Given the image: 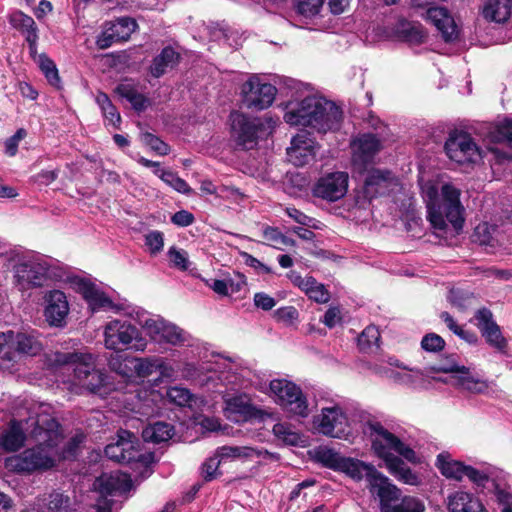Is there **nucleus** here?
I'll return each mask as SVG.
<instances>
[{"mask_svg":"<svg viewBox=\"0 0 512 512\" xmlns=\"http://www.w3.org/2000/svg\"><path fill=\"white\" fill-rule=\"evenodd\" d=\"M343 112L334 102L323 97L307 96L286 106L284 120L291 126L310 127L319 133L338 130Z\"/></svg>","mask_w":512,"mask_h":512,"instance_id":"f257e3e1","label":"nucleus"},{"mask_svg":"<svg viewBox=\"0 0 512 512\" xmlns=\"http://www.w3.org/2000/svg\"><path fill=\"white\" fill-rule=\"evenodd\" d=\"M52 447L44 443L25 449L22 453L7 457L5 468L14 473L32 474L36 471H46L55 466V460L50 455Z\"/></svg>","mask_w":512,"mask_h":512,"instance_id":"f03ea898","label":"nucleus"},{"mask_svg":"<svg viewBox=\"0 0 512 512\" xmlns=\"http://www.w3.org/2000/svg\"><path fill=\"white\" fill-rule=\"evenodd\" d=\"M104 337L105 347L116 352L128 348L139 350L145 346L139 329L128 321L115 319L108 322L105 326Z\"/></svg>","mask_w":512,"mask_h":512,"instance_id":"7ed1b4c3","label":"nucleus"},{"mask_svg":"<svg viewBox=\"0 0 512 512\" xmlns=\"http://www.w3.org/2000/svg\"><path fill=\"white\" fill-rule=\"evenodd\" d=\"M276 94L274 85L262 82L256 75L249 77L241 86V101L250 110L261 111L270 107Z\"/></svg>","mask_w":512,"mask_h":512,"instance_id":"20e7f679","label":"nucleus"},{"mask_svg":"<svg viewBox=\"0 0 512 512\" xmlns=\"http://www.w3.org/2000/svg\"><path fill=\"white\" fill-rule=\"evenodd\" d=\"M229 120L237 145L245 150L253 149L258 143V134L265 130L264 122L260 118H250L238 111H232Z\"/></svg>","mask_w":512,"mask_h":512,"instance_id":"39448f33","label":"nucleus"},{"mask_svg":"<svg viewBox=\"0 0 512 512\" xmlns=\"http://www.w3.org/2000/svg\"><path fill=\"white\" fill-rule=\"evenodd\" d=\"M444 150L452 161L458 164L476 163L481 159L480 148L473 137L464 131H454L449 134Z\"/></svg>","mask_w":512,"mask_h":512,"instance_id":"423d86ee","label":"nucleus"},{"mask_svg":"<svg viewBox=\"0 0 512 512\" xmlns=\"http://www.w3.org/2000/svg\"><path fill=\"white\" fill-rule=\"evenodd\" d=\"M270 390L285 410L298 416H307V400L299 386L285 379H274L270 382Z\"/></svg>","mask_w":512,"mask_h":512,"instance_id":"0eeeda50","label":"nucleus"},{"mask_svg":"<svg viewBox=\"0 0 512 512\" xmlns=\"http://www.w3.org/2000/svg\"><path fill=\"white\" fill-rule=\"evenodd\" d=\"M413 7L421 9L426 8L422 17L437 28L444 42L452 43L459 39L460 29L447 8L440 6L427 7V5L423 3H418Z\"/></svg>","mask_w":512,"mask_h":512,"instance_id":"6e6552de","label":"nucleus"},{"mask_svg":"<svg viewBox=\"0 0 512 512\" xmlns=\"http://www.w3.org/2000/svg\"><path fill=\"white\" fill-rule=\"evenodd\" d=\"M371 448L375 456L384 461L388 472L397 480L409 485H417L419 483L417 474L399 456L387 451L383 441L373 438Z\"/></svg>","mask_w":512,"mask_h":512,"instance_id":"1a4fd4ad","label":"nucleus"},{"mask_svg":"<svg viewBox=\"0 0 512 512\" xmlns=\"http://www.w3.org/2000/svg\"><path fill=\"white\" fill-rule=\"evenodd\" d=\"M349 176L346 172L336 171L320 177L312 189L313 195L328 202L343 198L348 190Z\"/></svg>","mask_w":512,"mask_h":512,"instance_id":"9d476101","label":"nucleus"},{"mask_svg":"<svg viewBox=\"0 0 512 512\" xmlns=\"http://www.w3.org/2000/svg\"><path fill=\"white\" fill-rule=\"evenodd\" d=\"M352 161L360 169H366L374 163L377 154L382 150L381 140L373 133L359 134L352 142Z\"/></svg>","mask_w":512,"mask_h":512,"instance_id":"9b49d317","label":"nucleus"},{"mask_svg":"<svg viewBox=\"0 0 512 512\" xmlns=\"http://www.w3.org/2000/svg\"><path fill=\"white\" fill-rule=\"evenodd\" d=\"M73 373L79 385L91 393H107L109 377L105 372L95 368L93 359L80 363L77 368H73Z\"/></svg>","mask_w":512,"mask_h":512,"instance_id":"f8f14e48","label":"nucleus"},{"mask_svg":"<svg viewBox=\"0 0 512 512\" xmlns=\"http://www.w3.org/2000/svg\"><path fill=\"white\" fill-rule=\"evenodd\" d=\"M476 325L480 330L486 342L498 350L505 353L507 349V340L503 336L500 326L493 320V314L490 309L482 307L474 315Z\"/></svg>","mask_w":512,"mask_h":512,"instance_id":"ddd939ff","label":"nucleus"},{"mask_svg":"<svg viewBox=\"0 0 512 512\" xmlns=\"http://www.w3.org/2000/svg\"><path fill=\"white\" fill-rule=\"evenodd\" d=\"M347 428L348 418L340 407L334 406L322 409L318 429L323 435L342 438L347 435Z\"/></svg>","mask_w":512,"mask_h":512,"instance_id":"4468645a","label":"nucleus"},{"mask_svg":"<svg viewBox=\"0 0 512 512\" xmlns=\"http://www.w3.org/2000/svg\"><path fill=\"white\" fill-rule=\"evenodd\" d=\"M7 336L8 343H10V351L13 352V362H17L21 356H36L43 349V345L35 335V331L15 332L9 330Z\"/></svg>","mask_w":512,"mask_h":512,"instance_id":"2eb2a0df","label":"nucleus"},{"mask_svg":"<svg viewBox=\"0 0 512 512\" xmlns=\"http://www.w3.org/2000/svg\"><path fill=\"white\" fill-rule=\"evenodd\" d=\"M45 301L44 316L49 325L55 327L64 326L69 313V304L65 293L60 290L49 291L45 295Z\"/></svg>","mask_w":512,"mask_h":512,"instance_id":"dca6fc26","label":"nucleus"},{"mask_svg":"<svg viewBox=\"0 0 512 512\" xmlns=\"http://www.w3.org/2000/svg\"><path fill=\"white\" fill-rule=\"evenodd\" d=\"M373 477V480L367 487L372 495L378 497L380 510L383 512L389 509V506L393 505L394 502L400 500L401 490L391 483L389 478L380 471Z\"/></svg>","mask_w":512,"mask_h":512,"instance_id":"f3484780","label":"nucleus"},{"mask_svg":"<svg viewBox=\"0 0 512 512\" xmlns=\"http://www.w3.org/2000/svg\"><path fill=\"white\" fill-rule=\"evenodd\" d=\"M369 428L372 433L377 435L376 438L383 441L387 451H395L407 461L417 463L416 452L406 445L398 436L388 431L380 422L369 423Z\"/></svg>","mask_w":512,"mask_h":512,"instance_id":"a211bd4d","label":"nucleus"},{"mask_svg":"<svg viewBox=\"0 0 512 512\" xmlns=\"http://www.w3.org/2000/svg\"><path fill=\"white\" fill-rule=\"evenodd\" d=\"M393 37L410 45H421L426 42L428 33L420 22L409 21L404 17H399L392 29Z\"/></svg>","mask_w":512,"mask_h":512,"instance_id":"6ab92c4d","label":"nucleus"},{"mask_svg":"<svg viewBox=\"0 0 512 512\" xmlns=\"http://www.w3.org/2000/svg\"><path fill=\"white\" fill-rule=\"evenodd\" d=\"M15 278L23 289L42 287L48 280L47 268L35 262L20 263L15 268Z\"/></svg>","mask_w":512,"mask_h":512,"instance_id":"aec40b11","label":"nucleus"},{"mask_svg":"<svg viewBox=\"0 0 512 512\" xmlns=\"http://www.w3.org/2000/svg\"><path fill=\"white\" fill-rule=\"evenodd\" d=\"M287 155L295 166H305L316 157V143L311 138L298 134L292 138Z\"/></svg>","mask_w":512,"mask_h":512,"instance_id":"412c9836","label":"nucleus"},{"mask_svg":"<svg viewBox=\"0 0 512 512\" xmlns=\"http://www.w3.org/2000/svg\"><path fill=\"white\" fill-rule=\"evenodd\" d=\"M392 185L393 175L389 170L371 169L364 180V195L368 199L386 195Z\"/></svg>","mask_w":512,"mask_h":512,"instance_id":"4be33fe9","label":"nucleus"},{"mask_svg":"<svg viewBox=\"0 0 512 512\" xmlns=\"http://www.w3.org/2000/svg\"><path fill=\"white\" fill-rule=\"evenodd\" d=\"M182 56L172 46L162 48L159 54L153 57L148 68L153 78L159 79L169 71L175 69L181 62Z\"/></svg>","mask_w":512,"mask_h":512,"instance_id":"5701e85b","label":"nucleus"},{"mask_svg":"<svg viewBox=\"0 0 512 512\" xmlns=\"http://www.w3.org/2000/svg\"><path fill=\"white\" fill-rule=\"evenodd\" d=\"M146 326L150 336L155 341H164L172 345H180L185 341L183 330L174 324L164 321H146Z\"/></svg>","mask_w":512,"mask_h":512,"instance_id":"b1692460","label":"nucleus"},{"mask_svg":"<svg viewBox=\"0 0 512 512\" xmlns=\"http://www.w3.org/2000/svg\"><path fill=\"white\" fill-rule=\"evenodd\" d=\"M448 512H489L482 501L466 491H455L447 497Z\"/></svg>","mask_w":512,"mask_h":512,"instance_id":"393cba45","label":"nucleus"},{"mask_svg":"<svg viewBox=\"0 0 512 512\" xmlns=\"http://www.w3.org/2000/svg\"><path fill=\"white\" fill-rule=\"evenodd\" d=\"M339 472L345 473L357 482L361 481L365 477L367 485H369L374 478L373 476H376L379 471L371 463H366L352 457H344Z\"/></svg>","mask_w":512,"mask_h":512,"instance_id":"a878e982","label":"nucleus"},{"mask_svg":"<svg viewBox=\"0 0 512 512\" xmlns=\"http://www.w3.org/2000/svg\"><path fill=\"white\" fill-rule=\"evenodd\" d=\"M33 433L48 447H56L61 438V425L53 417H38Z\"/></svg>","mask_w":512,"mask_h":512,"instance_id":"bb28decb","label":"nucleus"},{"mask_svg":"<svg viewBox=\"0 0 512 512\" xmlns=\"http://www.w3.org/2000/svg\"><path fill=\"white\" fill-rule=\"evenodd\" d=\"M174 434V426L163 421H157L149 424L142 430L143 440L153 444L168 442L174 436Z\"/></svg>","mask_w":512,"mask_h":512,"instance_id":"cd10ccee","label":"nucleus"},{"mask_svg":"<svg viewBox=\"0 0 512 512\" xmlns=\"http://www.w3.org/2000/svg\"><path fill=\"white\" fill-rule=\"evenodd\" d=\"M117 442L121 446L122 451L126 454L129 462H142L143 454L140 451V441L135 433L120 429L117 432Z\"/></svg>","mask_w":512,"mask_h":512,"instance_id":"c85d7f7f","label":"nucleus"},{"mask_svg":"<svg viewBox=\"0 0 512 512\" xmlns=\"http://www.w3.org/2000/svg\"><path fill=\"white\" fill-rule=\"evenodd\" d=\"M427 219L434 229L445 230L447 224L444 221L442 213V205L440 204V198L438 190L435 187H430L427 190Z\"/></svg>","mask_w":512,"mask_h":512,"instance_id":"c756f323","label":"nucleus"},{"mask_svg":"<svg viewBox=\"0 0 512 512\" xmlns=\"http://www.w3.org/2000/svg\"><path fill=\"white\" fill-rule=\"evenodd\" d=\"M114 92L126 99L138 113L145 111L151 105L150 99L139 93L133 85L120 83L115 87Z\"/></svg>","mask_w":512,"mask_h":512,"instance_id":"7c9ffc66","label":"nucleus"},{"mask_svg":"<svg viewBox=\"0 0 512 512\" xmlns=\"http://www.w3.org/2000/svg\"><path fill=\"white\" fill-rule=\"evenodd\" d=\"M25 440L21 424L12 420L9 429L0 437V446L7 452H15L24 445Z\"/></svg>","mask_w":512,"mask_h":512,"instance_id":"2f4dec72","label":"nucleus"},{"mask_svg":"<svg viewBox=\"0 0 512 512\" xmlns=\"http://www.w3.org/2000/svg\"><path fill=\"white\" fill-rule=\"evenodd\" d=\"M512 2H486L482 16L488 22L505 23L511 15Z\"/></svg>","mask_w":512,"mask_h":512,"instance_id":"473e14b6","label":"nucleus"},{"mask_svg":"<svg viewBox=\"0 0 512 512\" xmlns=\"http://www.w3.org/2000/svg\"><path fill=\"white\" fill-rule=\"evenodd\" d=\"M345 456L327 446H319L314 452V461L321 466L339 472Z\"/></svg>","mask_w":512,"mask_h":512,"instance_id":"72a5a7b5","label":"nucleus"},{"mask_svg":"<svg viewBox=\"0 0 512 512\" xmlns=\"http://www.w3.org/2000/svg\"><path fill=\"white\" fill-rule=\"evenodd\" d=\"M135 357H128L121 354H118V352L115 355H111V357L108 360V366L111 371L115 372L119 376L125 378V379H132L135 378V363L134 362Z\"/></svg>","mask_w":512,"mask_h":512,"instance_id":"f704fd0d","label":"nucleus"},{"mask_svg":"<svg viewBox=\"0 0 512 512\" xmlns=\"http://www.w3.org/2000/svg\"><path fill=\"white\" fill-rule=\"evenodd\" d=\"M436 466L443 476L457 481L463 479L467 467L463 462L450 460L443 454L437 456Z\"/></svg>","mask_w":512,"mask_h":512,"instance_id":"c9c22d12","label":"nucleus"},{"mask_svg":"<svg viewBox=\"0 0 512 512\" xmlns=\"http://www.w3.org/2000/svg\"><path fill=\"white\" fill-rule=\"evenodd\" d=\"M8 20L10 25L24 35L25 38L30 33H38V27L34 19L22 11L11 13Z\"/></svg>","mask_w":512,"mask_h":512,"instance_id":"e433bc0d","label":"nucleus"},{"mask_svg":"<svg viewBox=\"0 0 512 512\" xmlns=\"http://www.w3.org/2000/svg\"><path fill=\"white\" fill-rule=\"evenodd\" d=\"M93 356L87 353L80 352H55L53 357L51 358V362L55 366H73V368H77L80 363L85 362L87 360H92Z\"/></svg>","mask_w":512,"mask_h":512,"instance_id":"4c0bfd02","label":"nucleus"},{"mask_svg":"<svg viewBox=\"0 0 512 512\" xmlns=\"http://www.w3.org/2000/svg\"><path fill=\"white\" fill-rule=\"evenodd\" d=\"M154 174L158 176L163 182L172 187L179 193L189 195L192 193V188L188 183L179 177L177 173L170 170L155 169Z\"/></svg>","mask_w":512,"mask_h":512,"instance_id":"58836bf2","label":"nucleus"},{"mask_svg":"<svg viewBox=\"0 0 512 512\" xmlns=\"http://www.w3.org/2000/svg\"><path fill=\"white\" fill-rule=\"evenodd\" d=\"M39 68L51 86L58 90L62 89L61 79L56 64L45 53L39 55Z\"/></svg>","mask_w":512,"mask_h":512,"instance_id":"ea45409f","label":"nucleus"},{"mask_svg":"<svg viewBox=\"0 0 512 512\" xmlns=\"http://www.w3.org/2000/svg\"><path fill=\"white\" fill-rule=\"evenodd\" d=\"M492 143H508L512 146V119L505 118L497 123L489 132Z\"/></svg>","mask_w":512,"mask_h":512,"instance_id":"a19ab883","label":"nucleus"},{"mask_svg":"<svg viewBox=\"0 0 512 512\" xmlns=\"http://www.w3.org/2000/svg\"><path fill=\"white\" fill-rule=\"evenodd\" d=\"M111 29H113L114 33L121 42H126L130 39L131 34L138 27L137 22L134 18L131 17H120L117 18L114 22L108 24Z\"/></svg>","mask_w":512,"mask_h":512,"instance_id":"79ce46f5","label":"nucleus"},{"mask_svg":"<svg viewBox=\"0 0 512 512\" xmlns=\"http://www.w3.org/2000/svg\"><path fill=\"white\" fill-rule=\"evenodd\" d=\"M135 363V377L146 378L153 373H162L163 361L161 359H148V358H136Z\"/></svg>","mask_w":512,"mask_h":512,"instance_id":"37998d69","label":"nucleus"},{"mask_svg":"<svg viewBox=\"0 0 512 512\" xmlns=\"http://www.w3.org/2000/svg\"><path fill=\"white\" fill-rule=\"evenodd\" d=\"M93 486L100 496H113L119 490V477L102 474L95 479Z\"/></svg>","mask_w":512,"mask_h":512,"instance_id":"c03bdc74","label":"nucleus"},{"mask_svg":"<svg viewBox=\"0 0 512 512\" xmlns=\"http://www.w3.org/2000/svg\"><path fill=\"white\" fill-rule=\"evenodd\" d=\"M216 453L223 462L228 458H253L254 455H259L255 448L247 446H221Z\"/></svg>","mask_w":512,"mask_h":512,"instance_id":"a18cd8bd","label":"nucleus"},{"mask_svg":"<svg viewBox=\"0 0 512 512\" xmlns=\"http://www.w3.org/2000/svg\"><path fill=\"white\" fill-rule=\"evenodd\" d=\"M229 404L233 411L239 413L245 421L262 418L263 416V412L260 409L241 398H233Z\"/></svg>","mask_w":512,"mask_h":512,"instance_id":"49530a36","label":"nucleus"},{"mask_svg":"<svg viewBox=\"0 0 512 512\" xmlns=\"http://www.w3.org/2000/svg\"><path fill=\"white\" fill-rule=\"evenodd\" d=\"M380 332L374 325L367 326L357 338V345L361 352H368L373 346H378Z\"/></svg>","mask_w":512,"mask_h":512,"instance_id":"de8ad7c7","label":"nucleus"},{"mask_svg":"<svg viewBox=\"0 0 512 512\" xmlns=\"http://www.w3.org/2000/svg\"><path fill=\"white\" fill-rule=\"evenodd\" d=\"M273 434L284 444L298 446L301 442L299 433L293 431L287 423H276L272 429Z\"/></svg>","mask_w":512,"mask_h":512,"instance_id":"09e8293b","label":"nucleus"},{"mask_svg":"<svg viewBox=\"0 0 512 512\" xmlns=\"http://www.w3.org/2000/svg\"><path fill=\"white\" fill-rule=\"evenodd\" d=\"M263 238L271 246L282 249V246L294 245V240L285 236L276 227L266 226L263 229Z\"/></svg>","mask_w":512,"mask_h":512,"instance_id":"8fccbe9b","label":"nucleus"},{"mask_svg":"<svg viewBox=\"0 0 512 512\" xmlns=\"http://www.w3.org/2000/svg\"><path fill=\"white\" fill-rule=\"evenodd\" d=\"M97 102L100 105L105 118H107L114 127L119 128L121 116L116 107L112 104L108 95L106 93H99L97 96Z\"/></svg>","mask_w":512,"mask_h":512,"instance_id":"3c124183","label":"nucleus"},{"mask_svg":"<svg viewBox=\"0 0 512 512\" xmlns=\"http://www.w3.org/2000/svg\"><path fill=\"white\" fill-rule=\"evenodd\" d=\"M464 208L462 204L442 207L444 221H449L456 231L462 230L464 225Z\"/></svg>","mask_w":512,"mask_h":512,"instance_id":"603ef678","label":"nucleus"},{"mask_svg":"<svg viewBox=\"0 0 512 512\" xmlns=\"http://www.w3.org/2000/svg\"><path fill=\"white\" fill-rule=\"evenodd\" d=\"M325 2H294L293 9L298 17L310 20L321 11Z\"/></svg>","mask_w":512,"mask_h":512,"instance_id":"864d4df0","label":"nucleus"},{"mask_svg":"<svg viewBox=\"0 0 512 512\" xmlns=\"http://www.w3.org/2000/svg\"><path fill=\"white\" fill-rule=\"evenodd\" d=\"M221 463H223V461L217 457V453L215 452L213 457L208 458L202 464L201 470L205 482H211L222 475V472L219 470Z\"/></svg>","mask_w":512,"mask_h":512,"instance_id":"5fc2aeb1","label":"nucleus"},{"mask_svg":"<svg viewBox=\"0 0 512 512\" xmlns=\"http://www.w3.org/2000/svg\"><path fill=\"white\" fill-rule=\"evenodd\" d=\"M434 370L442 373L470 374L468 367L458 365L455 359V354H451L442 359Z\"/></svg>","mask_w":512,"mask_h":512,"instance_id":"6e6d98bb","label":"nucleus"},{"mask_svg":"<svg viewBox=\"0 0 512 512\" xmlns=\"http://www.w3.org/2000/svg\"><path fill=\"white\" fill-rule=\"evenodd\" d=\"M424 506L412 497L405 496L401 499L400 503L389 506V509L383 512H421Z\"/></svg>","mask_w":512,"mask_h":512,"instance_id":"4d7b16f0","label":"nucleus"},{"mask_svg":"<svg viewBox=\"0 0 512 512\" xmlns=\"http://www.w3.org/2000/svg\"><path fill=\"white\" fill-rule=\"evenodd\" d=\"M47 507L51 512L67 511L70 507V498L61 492L54 491L49 495Z\"/></svg>","mask_w":512,"mask_h":512,"instance_id":"13d9d810","label":"nucleus"},{"mask_svg":"<svg viewBox=\"0 0 512 512\" xmlns=\"http://www.w3.org/2000/svg\"><path fill=\"white\" fill-rule=\"evenodd\" d=\"M491 484L497 502L503 507L502 512H512V493L501 488L494 479L491 480Z\"/></svg>","mask_w":512,"mask_h":512,"instance_id":"bf43d9fd","label":"nucleus"},{"mask_svg":"<svg viewBox=\"0 0 512 512\" xmlns=\"http://www.w3.org/2000/svg\"><path fill=\"white\" fill-rule=\"evenodd\" d=\"M440 204L442 207L461 204L460 190L454 187L452 184H444L441 188Z\"/></svg>","mask_w":512,"mask_h":512,"instance_id":"052dcab7","label":"nucleus"},{"mask_svg":"<svg viewBox=\"0 0 512 512\" xmlns=\"http://www.w3.org/2000/svg\"><path fill=\"white\" fill-rule=\"evenodd\" d=\"M86 436L83 433L73 435L63 447L64 458L74 459L77 457L80 446L84 443Z\"/></svg>","mask_w":512,"mask_h":512,"instance_id":"680f3d73","label":"nucleus"},{"mask_svg":"<svg viewBox=\"0 0 512 512\" xmlns=\"http://www.w3.org/2000/svg\"><path fill=\"white\" fill-rule=\"evenodd\" d=\"M167 396L174 404L184 407L190 405L192 394L186 388L172 387L168 390Z\"/></svg>","mask_w":512,"mask_h":512,"instance_id":"e2e57ef3","label":"nucleus"},{"mask_svg":"<svg viewBox=\"0 0 512 512\" xmlns=\"http://www.w3.org/2000/svg\"><path fill=\"white\" fill-rule=\"evenodd\" d=\"M143 142L161 156H165L170 153V146L158 136L150 132L143 134Z\"/></svg>","mask_w":512,"mask_h":512,"instance_id":"0e129e2a","label":"nucleus"},{"mask_svg":"<svg viewBox=\"0 0 512 512\" xmlns=\"http://www.w3.org/2000/svg\"><path fill=\"white\" fill-rule=\"evenodd\" d=\"M421 347L427 352H439L444 349L445 340L436 333H428L422 338Z\"/></svg>","mask_w":512,"mask_h":512,"instance_id":"69168bd1","label":"nucleus"},{"mask_svg":"<svg viewBox=\"0 0 512 512\" xmlns=\"http://www.w3.org/2000/svg\"><path fill=\"white\" fill-rule=\"evenodd\" d=\"M114 43H121L120 39L114 33L113 29L108 25L96 39V45L99 49L105 50L111 47Z\"/></svg>","mask_w":512,"mask_h":512,"instance_id":"338daca9","label":"nucleus"},{"mask_svg":"<svg viewBox=\"0 0 512 512\" xmlns=\"http://www.w3.org/2000/svg\"><path fill=\"white\" fill-rule=\"evenodd\" d=\"M298 317L299 312L294 306L280 307L274 311V318L286 324H292Z\"/></svg>","mask_w":512,"mask_h":512,"instance_id":"774afa93","label":"nucleus"}]
</instances>
